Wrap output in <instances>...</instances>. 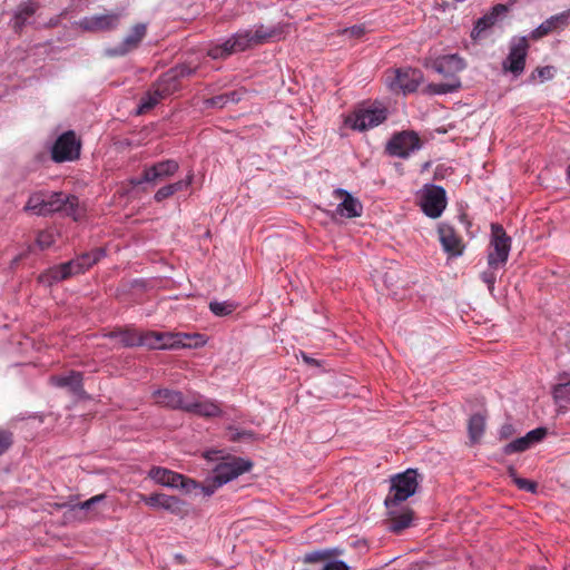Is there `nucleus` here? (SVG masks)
Listing matches in <instances>:
<instances>
[{
	"instance_id": "obj_30",
	"label": "nucleus",
	"mask_w": 570,
	"mask_h": 570,
	"mask_svg": "<svg viewBox=\"0 0 570 570\" xmlns=\"http://www.w3.org/2000/svg\"><path fill=\"white\" fill-rule=\"evenodd\" d=\"M46 198L47 194L43 191H37L31 194L23 208L24 212H30L39 216H46Z\"/></svg>"
},
{
	"instance_id": "obj_54",
	"label": "nucleus",
	"mask_w": 570,
	"mask_h": 570,
	"mask_svg": "<svg viewBox=\"0 0 570 570\" xmlns=\"http://www.w3.org/2000/svg\"><path fill=\"white\" fill-rule=\"evenodd\" d=\"M222 485H218V482L215 480V476H214L213 482L210 484H207V485L199 484V487L197 489H200L205 497H210Z\"/></svg>"
},
{
	"instance_id": "obj_17",
	"label": "nucleus",
	"mask_w": 570,
	"mask_h": 570,
	"mask_svg": "<svg viewBox=\"0 0 570 570\" xmlns=\"http://www.w3.org/2000/svg\"><path fill=\"white\" fill-rule=\"evenodd\" d=\"M80 273L81 268L78 267V263L76 259H71L69 262L48 268L45 273L40 274L39 282L50 286L56 282L67 279Z\"/></svg>"
},
{
	"instance_id": "obj_31",
	"label": "nucleus",
	"mask_w": 570,
	"mask_h": 570,
	"mask_svg": "<svg viewBox=\"0 0 570 570\" xmlns=\"http://www.w3.org/2000/svg\"><path fill=\"white\" fill-rule=\"evenodd\" d=\"M163 96L159 94L157 88L153 85V87L141 97L140 104L137 109V114L141 115L151 108H154L157 104L163 100Z\"/></svg>"
},
{
	"instance_id": "obj_51",
	"label": "nucleus",
	"mask_w": 570,
	"mask_h": 570,
	"mask_svg": "<svg viewBox=\"0 0 570 570\" xmlns=\"http://www.w3.org/2000/svg\"><path fill=\"white\" fill-rule=\"evenodd\" d=\"M225 94L205 100L207 107L224 108L227 105Z\"/></svg>"
},
{
	"instance_id": "obj_35",
	"label": "nucleus",
	"mask_w": 570,
	"mask_h": 570,
	"mask_svg": "<svg viewBox=\"0 0 570 570\" xmlns=\"http://www.w3.org/2000/svg\"><path fill=\"white\" fill-rule=\"evenodd\" d=\"M237 308V304L232 301L224 302H210L209 309L210 312L219 317L230 315Z\"/></svg>"
},
{
	"instance_id": "obj_27",
	"label": "nucleus",
	"mask_w": 570,
	"mask_h": 570,
	"mask_svg": "<svg viewBox=\"0 0 570 570\" xmlns=\"http://www.w3.org/2000/svg\"><path fill=\"white\" fill-rule=\"evenodd\" d=\"M552 396L557 403L570 402V374H559L558 384H556L552 389Z\"/></svg>"
},
{
	"instance_id": "obj_58",
	"label": "nucleus",
	"mask_w": 570,
	"mask_h": 570,
	"mask_svg": "<svg viewBox=\"0 0 570 570\" xmlns=\"http://www.w3.org/2000/svg\"><path fill=\"white\" fill-rule=\"evenodd\" d=\"M119 333H121V328L110 331V332L106 333L104 336L108 337V338H119Z\"/></svg>"
},
{
	"instance_id": "obj_10",
	"label": "nucleus",
	"mask_w": 570,
	"mask_h": 570,
	"mask_svg": "<svg viewBox=\"0 0 570 570\" xmlns=\"http://www.w3.org/2000/svg\"><path fill=\"white\" fill-rule=\"evenodd\" d=\"M386 117L385 108H362L348 116L345 124L354 130L365 131L384 122Z\"/></svg>"
},
{
	"instance_id": "obj_18",
	"label": "nucleus",
	"mask_w": 570,
	"mask_h": 570,
	"mask_svg": "<svg viewBox=\"0 0 570 570\" xmlns=\"http://www.w3.org/2000/svg\"><path fill=\"white\" fill-rule=\"evenodd\" d=\"M184 411L204 417H218L223 415L218 403L200 395L187 397Z\"/></svg>"
},
{
	"instance_id": "obj_11",
	"label": "nucleus",
	"mask_w": 570,
	"mask_h": 570,
	"mask_svg": "<svg viewBox=\"0 0 570 570\" xmlns=\"http://www.w3.org/2000/svg\"><path fill=\"white\" fill-rule=\"evenodd\" d=\"M420 205L422 212L428 217H440L446 207V196L444 188L436 185L426 186L423 190Z\"/></svg>"
},
{
	"instance_id": "obj_41",
	"label": "nucleus",
	"mask_w": 570,
	"mask_h": 570,
	"mask_svg": "<svg viewBox=\"0 0 570 570\" xmlns=\"http://www.w3.org/2000/svg\"><path fill=\"white\" fill-rule=\"evenodd\" d=\"M168 494L165 493H153L149 495L139 493V500L150 508H160L164 510L165 501Z\"/></svg>"
},
{
	"instance_id": "obj_45",
	"label": "nucleus",
	"mask_w": 570,
	"mask_h": 570,
	"mask_svg": "<svg viewBox=\"0 0 570 570\" xmlns=\"http://www.w3.org/2000/svg\"><path fill=\"white\" fill-rule=\"evenodd\" d=\"M171 72H175V76H177L178 80L185 77H190L196 72V68H191L188 65H178L175 68L170 69Z\"/></svg>"
},
{
	"instance_id": "obj_48",
	"label": "nucleus",
	"mask_w": 570,
	"mask_h": 570,
	"mask_svg": "<svg viewBox=\"0 0 570 570\" xmlns=\"http://www.w3.org/2000/svg\"><path fill=\"white\" fill-rule=\"evenodd\" d=\"M495 269H491L489 267L488 271H484L482 274H481V279L487 284L490 293H493L494 291V285H495V281H497V275L494 273Z\"/></svg>"
},
{
	"instance_id": "obj_46",
	"label": "nucleus",
	"mask_w": 570,
	"mask_h": 570,
	"mask_svg": "<svg viewBox=\"0 0 570 570\" xmlns=\"http://www.w3.org/2000/svg\"><path fill=\"white\" fill-rule=\"evenodd\" d=\"M547 434V430L544 428H537L530 432H528L524 436L527 438L530 446L537 442H540Z\"/></svg>"
},
{
	"instance_id": "obj_19",
	"label": "nucleus",
	"mask_w": 570,
	"mask_h": 570,
	"mask_svg": "<svg viewBox=\"0 0 570 570\" xmlns=\"http://www.w3.org/2000/svg\"><path fill=\"white\" fill-rule=\"evenodd\" d=\"M146 24L137 23L134 26L130 33L126 36L119 45L107 49V55L110 57H120L127 55L139 46L146 36Z\"/></svg>"
},
{
	"instance_id": "obj_28",
	"label": "nucleus",
	"mask_w": 570,
	"mask_h": 570,
	"mask_svg": "<svg viewBox=\"0 0 570 570\" xmlns=\"http://www.w3.org/2000/svg\"><path fill=\"white\" fill-rule=\"evenodd\" d=\"M389 514L391 515L389 530L393 533H400L412 523L413 513L410 510L397 514L392 509H389Z\"/></svg>"
},
{
	"instance_id": "obj_52",
	"label": "nucleus",
	"mask_w": 570,
	"mask_h": 570,
	"mask_svg": "<svg viewBox=\"0 0 570 570\" xmlns=\"http://www.w3.org/2000/svg\"><path fill=\"white\" fill-rule=\"evenodd\" d=\"M514 482L520 490L535 492L537 484L528 479L514 478Z\"/></svg>"
},
{
	"instance_id": "obj_34",
	"label": "nucleus",
	"mask_w": 570,
	"mask_h": 570,
	"mask_svg": "<svg viewBox=\"0 0 570 570\" xmlns=\"http://www.w3.org/2000/svg\"><path fill=\"white\" fill-rule=\"evenodd\" d=\"M342 550L340 548H331V549H323V550H314L311 552H307L303 557L304 563H315L322 560L330 559L332 557H336L342 554Z\"/></svg>"
},
{
	"instance_id": "obj_23",
	"label": "nucleus",
	"mask_w": 570,
	"mask_h": 570,
	"mask_svg": "<svg viewBox=\"0 0 570 570\" xmlns=\"http://www.w3.org/2000/svg\"><path fill=\"white\" fill-rule=\"evenodd\" d=\"M507 12V7L504 4H495L491 11L483 17L479 18L474 24V28L471 32V37L473 39H479L482 37V33L495 24L498 18Z\"/></svg>"
},
{
	"instance_id": "obj_1",
	"label": "nucleus",
	"mask_w": 570,
	"mask_h": 570,
	"mask_svg": "<svg viewBox=\"0 0 570 570\" xmlns=\"http://www.w3.org/2000/svg\"><path fill=\"white\" fill-rule=\"evenodd\" d=\"M432 68L444 76L446 81L429 83L426 87L429 94L445 95L455 92L461 88V80L458 75L466 68L462 57L456 53L438 57L433 60Z\"/></svg>"
},
{
	"instance_id": "obj_2",
	"label": "nucleus",
	"mask_w": 570,
	"mask_h": 570,
	"mask_svg": "<svg viewBox=\"0 0 570 570\" xmlns=\"http://www.w3.org/2000/svg\"><path fill=\"white\" fill-rule=\"evenodd\" d=\"M419 488L417 472L414 469H407L391 478L389 494L384 500L387 509L397 507L402 502L415 494Z\"/></svg>"
},
{
	"instance_id": "obj_42",
	"label": "nucleus",
	"mask_w": 570,
	"mask_h": 570,
	"mask_svg": "<svg viewBox=\"0 0 570 570\" xmlns=\"http://www.w3.org/2000/svg\"><path fill=\"white\" fill-rule=\"evenodd\" d=\"M13 442V433L9 430L0 429V456L11 449Z\"/></svg>"
},
{
	"instance_id": "obj_62",
	"label": "nucleus",
	"mask_w": 570,
	"mask_h": 570,
	"mask_svg": "<svg viewBox=\"0 0 570 570\" xmlns=\"http://www.w3.org/2000/svg\"><path fill=\"white\" fill-rule=\"evenodd\" d=\"M510 473H511V475H513L514 474V470L510 469Z\"/></svg>"
},
{
	"instance_id": "obj_53",
	"label": "nucleus",
	"mask_w": 570,
	"mask_h": 570,
	"mask_svg": "<svg viewBox=\"0 0 570 570\" xmlns=\"http://www.w3.org/2000/svg\"><path fill=\"white\" fill-rule=\"evenodd\" d=\"M245 92L246 91L244 89H237V90H233L229 92H225V97H228V98H226L227 104H229V102L236 104V102L240 101L243 96L245 95Z\"/></svg>"
},
{
	"instance_id": "obj_14",
	"label": "nucleus",
	"mask_w": 570,
	"mask_h": 570,
	"mask_svg": "<svg viewBox=\"0 0 570 570\" xmlns=\"http://www.w3.org/2000/svg\"><path fill=\"white\" fill-rule=\"evenodd\" d=\"M121 14L116 12L85 17L79 21V27L88 32H102L116 29L119 26Z\"/></svg>"
},
{
	"instance_id": "obj_29",
	"label": "nucleus",
	"mask_w": 570,
	"mask_h": 570,
	"mask_svg": "<svg viewBox=\"0 0 570 570\" xmlns=\"http://www.w3.org/2000/svg\"><path fill=\"white\" fill-rule=\"evenodd\" d=\"M36 6L31 2L19 6L13 16V28L16 31H21L28 23L29 19L35 14Z\"/></svg>"
},
{
	"instance_id": "obj_37",
	"label": "nucleus",
	"mask_w": 570,
	"mask_h": 570,
	"mask_svg": "<svg viewBox=\"0 0 570 570\" xmlns=\"http://www.w3.org/2000/svg\"><path fill=\"white\" fill-rule=\"evenodd\" d=\"M65 215L71 216L75 220L80 217L79 199L75 195H66L61 210Z\"/></svg>"
},
{
	"instance_id": "obj_50",
	"label": "nucleus",
	"mask_w": 570,
	"mask_h": 570,
	"mask_svg": "<svg viewBox=\"0 0 570 570\" xmlns=\"http://www.w3.org/2000/svg\"><path fill=\"white\" fill-rule=\"evenodd\" d=\"M535 72L538 73L539 78L542 81H544V80H550L554 77L556 69L552 66H544V67L537 68Z\"/></svg>"
},
{
	"instance_id": "obj_8",
	"label": "nucleus",
	"mask_w": 570,
	"mask_h": 570,
	"mask_svg": "<svg viewBox=\"0 0 570 570\" xmlns=\"http://www.w3.org/2000/svg\"><path fill=\"white\" fill-rule=\"evenodd\" d=\"M81 141L77 139L75 131L68 130L61 134L51 148V158L55 163L73 161L79 158Z\"/></svg>"
},
{
	"instance_id": "obj_22",
	"label": "nucleus",
	"mask_w": 570,
	"mask_h": 570,
	"mask_svg": "<svg viewBox=\"0 0 570 570\" xmlns=\"http://www.w3.org/2000/svg\"><path fill=\"white\" fill-rule=\"evenodd\" d=\"M155 404L170 410H185L187 399L180 391L171 389H158L151 394Z\"/></svg>"
},
{
	"instance_id": "obj_32",
	"label": "nucleus",
	"mask_w": 570,
	"mask_h": 570,
	"mask_svg": "<svg viewBox=\"0 0 570 570\" xmlns=\"http://www.w3.org/2000/svg\"><path fill=\"white\" fill-rule=\"evenodd\" d=\"M106 255V252L104 248H96L91 252L83 253L76 257V262L78 263V267L81 268V273L90 268L94 264L99 262L104 256Z\"/></svg>"
},
{
	"instance_id": "obj_59",
	"label": "nucleus",
	"mask_w": 570,
	"mask_h": 570,
	"mask_svg": "<svg viewBox=\"0 0 570 570\" xmlns=\"http://www.w3.org/2000/svg\"><path fill=\"white\" fill-rule=\"evenodd\" d=\"M218 453H219L218 451H208V452H206L205 458H206L207 460H214V459H215V456H216Z\"/></svg>"
},
{
	"instance_id": "obj_60",
	"label": "nucleus",
	"mask_w": 570,
	"mask_h": 570,
	"mask_svg": "<svg viewBox=\"0 0 570 570\" xmlns=\"http://www.w3.org/2000/svg\"><path fill=\"white\" fill-rule=\"evenodd\" d=\"M303 357H304V361H305L306 363H308V364H316V361H315V360H313L312 357H308V356H306V355H303Z\"/></svg>"
},
{
	"instance_id": "obj_47",
	"label": "nucleus",
	"mask_w": 570,
	"mask_h": 570,
	"mask_svg": "<svg viewBox=\"0 0 570 570\" xmlns=\"http://www.w3.org/2000/svg\"><path fill=\"white\" fill-rule=\"evenodd\" d=\"M193 180L194 174L190 171L185 179L169 184V186L173 188L174 194H176L177 191L187 189L193 184Z\"/></svg>"
},
{
	"instance_id": "obj_55",
	"label": "nucleus",
	"mask_w": 570,
	"mask_h": 570,
	"mask_svg": "<svg viewBox=\"0 0 570 570\" xmlns=\"http://www.w3.org/2000/svg\"><path fill=\"white\" fill-rule=\"evenodd\" d=\"M323 570H350V567L342 560H335L327 562Z\"/></svg>"
},
{
	"instance_id": "obj_40",
	"label": "nucleus",
	"mask_w": 570,
	"mask_h": 570,
	"mask_svg": "<svg viewBox=\"0 0 570 570\" xmlns=\"http://www.w3.org/2000/svg\"><path fill=\"white\" fill-rule=\"evenodd\" d=\"M530 448L525 436L518 438L510 443L505 444L502 449L504 455H511L513 453L524 452Z\"/></svg>"
},
{
	"instance_id": "obj_25",
	"label": "nucleus",
	"mask_w": 570,
	"mask_h": 570,
	"mask_svg": "<svg viewBox=\"0 0 570 570\" xmlns=\"http://www.w3.org/2000/svg\"><path fill=\"white\" fill-rule=\"evenodd\" d=\"M154 86L157 88L163 98H166L179 89L180 82L177 76H175V72H171L169 69L158 78Z\"/></svg>"
},
{
	"instance_id": "obj_44",
	"label": "nucleus",
	"mask_w": 570,
	"mask_h": 570,
	"mask_svg": "<svg viewBox=\"0 0 570 570\" xmlns=\"http://www.w3.org/2000/svg\"><path fill=\"white\" fill-rule=\"evenodd\" d=\"M36 242L40 249H47L55 243L53 233L49 230L39 232Z\"/></svg>"
},
{
	"instance_id": "obj_26",
	"label": "nucleus",
	"mask_w": 570,
	"mask_h": 570,
	"mask_svg": "<svg viewBox=\"0 0 570 570\" xmlns=\"http://www.w3.org/2000/svg\"><path fill=\"white\" fill-rule=\"evenodd\" d=\"M119 340L124 347L146 346V332H138L128 327L121 328Z\"/></svg>"
},
{
	"instance_id": "obj_9",
	"label": "nucleus",
	"mask_w": 570,
	"mask_h": 570,
	"mask_svg": "<svg viewBox=\"0 0 570 570\" xmlns=\"http://www.w3.org/2000/svg\"><path fill=\"white\" fill-rule=\"evenodd\" d=\"M528 50L527 37L513 38L510 42L509 55L502 62V69L519 77L524 71Z\"/></svg>"
},
{
	"instance_id": "obj_6",
	"label": "nucleus",
	"mask_w": 570,
	"mask_h": 570,
	"mask_svg": "<svg viewBox=\"0 0 570 570\" xmlns=\"http://www.w3.org/2000/svg\"><path fill=\"white\" fill-rule=\"evenodd\" d=\"M148 478H150L157 484L171 489H181L187 493L196 490L199 487V483L194 479L187 478L181 473L161 466H153L148 471Z\"/></svg>"
},
{
	"instance_id": "obj_7",
	"label": "nucleus",
	"mask_w": 570,
	"mask_h": 570,
	"mask_svg": "<svg viewBox=\"0 0 570 570\" xmlns=\"http://www.w3.org/2000/svg\"><path fill=\"white\" fill-rule=\"evenodd\" d=\"M191 337L200 340L202 335L147 331L146 332V346L148 348H157V350H170V348H177V347H186V346H190V344L186 343L185 341L189 340Z\"/></svg>"
},
{
	"instance_id": "obj_3",
	"label": "nucleus",
	"mask_w": 570,
	"mask_h": 570,
	"mask_svg": "<svg viewBox=\"0 0 570 570\" xmlns=\"http://www.w3.org/2000/svg\"><path fill=\"white\" fill-rule=\"evenodd\" d=\"M511 249V237L499 224L491 225V240L488 253V266L491 269L503 268L508 262Z\"/></svg>"
},
{
	"instance_id": "obj_13",
	"label": "nucleus",
	"mask_w": 570,
	"mask_h": 570,
	"mask_svg": "<svg viewBox=\"0 0 570 570\" xmlns=\"http://www.w3.org/2000/svg\"><path fill=\"white\" fill-rule=\"evenodd\" d=\"M253 466L249 460L243 458H232L225 462L217 464L214 469L215 480L218 485H224L240 474L248 472Z\"/></svg>"
},
{
	"instance_id": "obj_4",
	"label": "nucleus",
	"mask_w": 570,
	"mask_h": 570,
	"mask_svg": "<svg viewBox=\"0 0 570 570\" xmlns=\"http://www.w3.org/2000/svg\"><path fill=\"white\" fill-rule=\"evenodd\" d=\"M254 46L252 30L244 29L235 32L222 43L212 46L207 51V56L216 60L226 59L232 55L243 52Z\"/></svg>"
},
{
	"instance_id": "obj_15",
	"label": "nucleus",
	"mask_w": 570,
	"mask_h": 570,
	"mask_svg": "<svg viewBox=\"0 0 570 570\" xmlns=\"http://www.w3.org/2000/svg\"><path fill=\"white\" fill-rule=\"evenodd\" d=\"M393 73L394 78L389 82L390 88L404 94L415 91L422 80V72L413 68L396 69Z\"/></svg>"
},
{
	"instance_id": "obj_21",
	"label": "nucleus",
	"mask_w": 570,
	"mask_h": 570,
	"mask_svg": "<svg viewBox=\"0 0 570 570\" xmlns=\"http://www.w3.org/2000/svg\"><path fill=\"white\" fill-rule=\"evenodd\" d=\"M570 23V9L558 14L551 16L542 23H540L535 29H533L530 33V38L532 40H539L551 32L562 31Z\"/></svg>"
},
{
	"instance_id": "obj_61",
	"label": "nucleus",
	"mask_w": 570,
	"mask_h": 570,
	"mask_svg": "<svg viewBox=\"0 0 570 570\" xmlns=\"http://www.w3.org/2000/svg\"><path fill=\"white\" fill-rule=\"evenodd\" d=\"M566 174H567V181H568V184L570 186V164L567 167Z\"/></svg>"
},
{
	"instance_id": "obj_12",
	"label": "nucleus",
	"mask_w": 570,
	"mask_h": 570,
	"mask_svg": "<svg viewBox=\"0 0 570 570\" xmlns=\"http://www.w3.org/2000/svg\"><path fill=\"white\" fill-rule=\"evenodd\" d=\"M421 148V140L414 131L395 134L387 142L386 150L391 156L406 158Z\"/></svg>"
},
{
	"instance_id": "obj_49",
	"label": "nucleus",
	"mask_w": 570,
	"mask_h": 570,
	"mask_svg": "<svg viewBox=\"0 0 570 570\" xmlns=\"http://www.w3.org/2000/svg\"><path fill=\"white\" fill-rule=\"evenodd\" d=\"M174 195L173 188L168 185L160 187L154 195V199L160 203Z\"/></svg>"
},
{
	"instance_id": "obj_16",
	"label": "nucleus",
	"mask_w": 570,
	"mask_h": 570,
	"mask_svg": "<svg viewBox=\"0 0 570 570\" xmlns=\"http://www.w3.org/2000/svg\"><path fill=\"white\" fill-rule=\"evenodd\" d=\"M438 234L442 248L449 256L459 257L463 254V240L451 225L445 223L440 224Z\"/></svg>"
},
{
	"instance_id": "obj_38",
	"label": "nucleus",
	"mask_w": 570,
	"mask_h": 570,
	"mask_svg": "<svg viewBox=\"0 0 570 570\" xmlns=\"http://www.w3.org/2000/svg\"><path fill=\"white\" fill-rule=\"evenodd\" d=\"M66 195L63 193H51L46 198V216L52 213L60 212L63 207V199Z\"/></svg>"
},
{
	"instance_id": "obj_56",
	"label": "nucleus",
	"mask_w": 570,
	"mask_h": 570,
	"mask_svg": "<svg viewBox=\"0 0 570 570\" xmlns=\"http://www.w3.org/2000/svg\"><path fill=\"white\" fill-rule=\"evenodd\" d=\"M513 433L514 429L510 423L503 424L499 431L500 439H509Z\"/></svg>"
},
{
	"instance_id": "obj_36",
	"label": "nucleus",
	"mask_w": 570,
	"mask_h": 570,
	"mask_svg": "<svg viewBox=\"0 0 570 570\" xmlns=\"http://www.w3.org/2000/svg\"><path fill=\"white\" fill-rule=\"evenodd\" d=\"M277 35V30L275 28H266L263 24L256 27V29L252 30V37L255 46L262 45L269 39L274 38Z\"/></svg>"
},
{
	"instance_id": "obj_24",
	"label": "nucleus",
	"mask_w": 570,
	"mask_h": 570,
	"mask_svg": "<svg viewBox=\"0 0 570 570\" xmlns=\"http://www.w3.org/2000/svg\"><path fill=\"white\" fill-rule=\"evenodd\" d=\"M82 373L71 371L67 375H56L50 377L51 384L57 387H69L72 392H78L82 389Z\"/></svg>"
},
{
	"instance_id": "obj_57",
	"label": "nucleus",
	"mask_w": 570,
	"mask_h": 570,
	"mask_svg": "<svg viewBox=\"0 0 570 570\" xmlns=\"http://www.w3.org/2000/svg\"><path fill=\"white\" fill-rule=\"evenodd\" d=\"M345 32L350 33L353 37H361L364 33V28L361 26H353L350 29H346Z\"/></svg>"
},
{
	"instance_id": "obj_43",
	"label": "nucleus",
	"mask_w": 570,
	"mask_h": 570,
	"mask_svg": "<svg viewBox=\"0 0 570 570\" xmlns=\"http://www.w3.org/2000/svg\"><path fill=\"white\" fill-rule=\"evenodd\" d=\"M106 499V494L105 493H101V494H97V495H94L91 497L90 499L83 501V502H79L77 504H75L72 507V510H76V509H79V510H86V511H89L91 510L96 504L102 502L104 500Z\"/></svg>"
},
{
	"instance_id": "obj_33",
	"label": "nucleus",
	"mask_w": 570,
	"mask_h": 570,
	"mask_svg": "<svg viewBox=\"0 0 570 570\" xmlns=\"http://www.w3.org/2000/svg\"><path fill=\"white\" fill-rule=\"evenodd\" d=\"M485 430V420L481 414H474L469 420L468 431L472 443H476L482 438Z\"/></svg>"
},
{
	"instance_id": "obj_5",
	"label": "nucleus",
	"mask_w": 570,
	"mask_h": 570,
	"mask_svg": "<svg viewBox=\"0 0 570 570\" xmlns=\"http://www.w3.org/2000/svg\"><path fill=\"white\" fill-rule=\"evenodd\" d=\"M179 169V164L174 159H166L155 163L150 166H145L140 177L129 179V184L134 187L141 184H157L171 176Z\"/></svg>"
},
{
	"instance_id": "obj_39",
	"label": "nucleus",
	"mask_w": 570,
	"mask_h": 570,
	"mask_svg": "<svg viewBox=\"0 0 570 570\" xmlns=\"http://www.w3.org/2000/svg\"><path fill=\"white\" fill-rule=\"evenodd\" d=\"M185 507L186 503L178 497L167 495L164 510L170 512L171 514L183 517L186 512Z\"/></svg>"
},
{
	"instance_id": "obj_20",
	"label": "nucleus",
	"mask_w": 570,
	"mask_h": 570,
	"mask_svg": "<svg viewBox=\"0 0 570 570\" xmlns=\"http://www.w3.org/2000/svg\"><path fill=\"white\" fill-rule=\"evenodd\" d=\"M333 195L336 199L341 200L336 206V214L345 218H355L362 215L363 206L361 202L346 189L336 188Z\"/></svg>"
}]
</instances>
